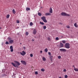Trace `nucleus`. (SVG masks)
<instances>
[{"label": "nucleus", "instance_id": "5701e85b", "mask_svg": "<svg viewBox=\"0 0 78 78\" xmlns=\"http://www.w3.org/2000/svg\"><path fill=\"white\" fill-rule=\"evenodd\" d=\"M38 16H41L42 15L41 14V13L38 12Z\"/></svg>", "mask_w": 78, "mask_h": 78}, {"label": "nucleus", "instance_id": "0eeeda50", "mask_svg": "<svg viewBox=\"0 0 78 78\" xmlns=\"http://www.w3.org/2000/svg\"><path fill=\"white\" fill-rule=\"evenodd\" d=\"M21 62H22L23 64H24V65H26L27 64V63L25 61L21 60Z\"/></svg>", "mask_w": 78, "mask_h": 78}, {"label": "nucleus", "instance_id": "f704fd0d", "mask_svg": "<svg viewBox=\"0 0 78 78\" xmlns=\"http://www.w3.org/2000/svg\"><path fill=\"white\" fill-rule=\"evenodd\" d=\"M67 77H68V76L67 75H66L65 76V78H67Z\"/></svg>", "mask_w": 78, "mask_h": 78}, {"label": "nucleus", "instance_id": "2f4dec72", "mask_svg": "<svg viewBox=\"0 0 78 78\" xmlns=\"http://www.w3.org/2000/svg\"><path fill=\"white\" fill-rule=\"evenodd\" d=\"M58 59H61V56H58Z\"/></svg>", "mask_w": 78, "mask_h": 78}, {"label": "nucleus", "instance_id": "b1692460", "mask_svg": "<svg viewBox=\"0 0 78 78\" xmlns=\"http://www.w3.org/2000/svg\"><path fill=\"white\" fill-rule=\"evenodd\" d=\"M5 44H6L7 45H8V44H9V43L8 42V41H6L5 43Z\"/></svg>", "mask_w": 78, "mask_h": 78}, {"label": "nucleus", "instance_id": "79ce46f5", "mask_svg": "<svg viewBox=\"0 0 78 78\" xmlns=\"http://www.w3.org/2000/svg\"><path fill=\"white\" fill-rule=\"evenodd\" d=\"M73 67L74 68V69L75 68V66L74 65L73 66Z\"/></svg>", "mask_w": 78, "mask_h": 78}, {"label": "nucleus", "instance_id": "c9c22d12", "mask_svg": "<svg viewBox=\"0 0 78 78\" xmlns=\"http://www.w3.org/2000/svg\"><path fill=\"white\" fill-rule=\"evenodd\" d=\"M30 57H33V54H30Z\"/></svg>", "mask_w": 78, "mask_h": 78}, {"label": "nucleus", "instance_id": "dca6fc26", "mask_svg": "<svg viewBox=\"0 0 78 78\" xmlns=\"http://www.w3.org/2000/svg\"><path fill=\"white\" fill-rule=\"evenodd\" d=\"M26 10L27 11H29L30 10V8H29L28 7H27L26 9Z\"/></svg>", "mask_w": 78, "mask_h": 78}, {"label": "nucleus", "instance_id": "412c9836", "mask_svg": "<svg viewBox=\"0 0 78 78\" xmlns=\"http://www.w3.org/2000/svg\"><path fill=\"white\" fill-rule=\"evenodd\" d=\"M42 59H43V60L44 61H46V58H45V57H43L42 58Z\"/></svg>", "mask_w": 78, "mask_h": 78}, {"label": "nucleus", "instance_id": "20e7f679", "mask_svg": "<svg viewBox=\"0 0 78 78\" xmlns=\"http://www.w3.org/2000/svg\"><path fill=\"white\" fill-rule=\"evenodd\" d=\"M61 15L64 16H70V15L64 12H62L61 13Z\"/></svg>", "mask_w": 78, "mask_h": 78}, {"label": "nucleus", "instance_id": "72a5a7b5", "mask_svg": "<svg viewBox=\"0 0 78 78\" xmlns=\"http://www.w3.org/2000/svg\"><path fill=\"white\" fill-rule=\"evenodd\" d=\"M35 73L36 74V75H37L38 74V73H37V72L36 71Z\"/></svg>", "mask_w": 78, "mask_h": 78}, {"label": "nucleus", "instance_id": "4468645a", "mask_svg": "<svg viewBox=\"0 0 78 78\" xmlns=\"http://www.w3.org/2000/svg\"><path fill=\"white\" fill-rule=\"evenodd\" d=\"M11 64H12V65H13V66H14V67H17V66L16 65V64L14 63L13 62H12Z\"/></svg>", "mask_w": 78, "mask_h": 78}, {"label": "nucleus", "instance_id": "6ab92c4d", "mask_svg": "<svg viewBox=\"0 0 78 78\" xmlns=\"http://www.w3.org/2000/svg\"><path fill=\"white\" fill-rule=\"evenodd\" d=\"M33 22H31L30 23V26H33Z\"/></svg>", "mask_w": 78, "mask_h": 78}, {"label": "nucleus", "instance_id": "4be33fe9", "mask_svg": "<svg viewBox=\"0 0 78 78\" xmlns=\"http://www.w3.org/2000/svg\"><path fill=\"white\" fill-rule=\"evenodd\" d=\"M44 51L47 53L48 51V49L47 48H46L44 49Z\"/></svg>", "mask_w": 78, "mask_h": 78}, {"label": "nucleus", "instance_id": "ddd939ff", "mask_svg": "<svg viewBox=\"0 0 78 78\" xmlns=\"http://www.w3.org/2000/svg\"><path fill=\"white\" fill-rule=\"evenodd\" d=\"M45 16H51V13H46L45 14Z\"/></svg>", "mask_w": 78, "mask_h": 78}, {"label": "nucleus", "instance_id": "473e14b6", "mask_svg": "<svg viewBox=\"0 0 78 78\" xmlns=\"http://www.w3.org/2000/svg\"><path fill=\"white\" fill-rule=\"evenodd\" d=\"M55 39L57 41H58V40H59V38L58 37H56L55 38Z\"/></svg>", "mask_w": 78, "mask_h": 78}, {"label": "nucleus", "instance_id": "7c9ffc66", "mask_svg": "<svg viewBox=\"0 0 78 78\" xmlns=\"http://www.w3.org/2000/svg\"><path fill=\"white\" fill-rule=\"evenodd\" d=\"M46 28H47V27H46V26H44L43 27V29L44 30H45V29H46Z\"/></svg>", "mask_w": 78, "mask_h": 78}, {"label": "nucleus", "instance_id": "ea45409f", "mask_svg": "<svg viewBox=\"0 0 78 78\" xmlns=\"http://www.w3.org/2000/svg\"><path fill=\"white\" fill-rule=\"evenodd\" d=\"M48 54L49 55H51V53H50V52H49L48 53Z\"/></svg>", "mask_w": 78, "mask_h": 78}, {"label": "nucleus", "instance_id": "f03ea898", "mask_svg": "<svg viewBox=\"0 0 78 78\" xmlns=\"http://www.w3.org/2000/svg\"><path fill=\"white\" fill-rule=\"evenodd\" d=\"M41 19L45 23H47V20H46V18L45 17L43 16L41 18Z\"/></svg>", "mask_w": 78, "mask_h": 78}, {"label": "nucleus", "instance_id": "39448f33", "mask_svg": "<svg viewBox=\"0 0 78 78\" xmlns=\"http://www.w3.org/2000/svg\"><path fill=\"white\" fill-rule=\"evenodd\" d=\"M14 62H15V64L17 66H17H19L20 65V63L17 61H14Z\"/></svg>", "mask_w": 78, "mask_h": 78}, {"label": "nucleus", "instance_id": "1a4fd4ad", "mask_svg": "<svg viewBox=\"0 0 78 78\" xmlns=\"http://www.w3.org/2000/svg\"><path fill=\"white\" fill-rule=\"evenodd\" d=\"M59 46L60 47V48H62V47H64V44L62 43H60Z\"/></svg>", "mask_w": 78, "mask_h": 78}, {"label": "nucleus", "instance_id": "393cba45", "mask_svg": "<svg viewBox=\"0 0 78 78\" xmlns=\"http://www.w3.org/2000/svg\"><path fill=\"white\" fill-rule=\"evenodd\" d=\"M29 34V33H28V32H26V36H28V35Z\"/></svg>", "mask_w": 78, "mask_h": 78}, {"label": "nucleus", "instance_id": "a211bd4d", "mask_svg": "<svg viewBox=\"0 0 78 78\" xmlns=\"http://www.w3.org/2000/svg\"><path fill=\"white\" fill-rule=\"evenodd\" d=\"M12 12L13 14H16V11H15V10H14V9L12 10Z\"/></svg>", "mask_w": 78, "mask_h": 78}, {"label": "nucleus", "instance_id": "e433bc0d", "mask_svg": "<svg viewBox=\"0 0 78 78\" xmlns=\"http://www.w3.org/2000/svg\"><path fill=\"white\" fill-rule=\"evenodd\" d=\"M48 41H50V40H51L50 38L49 37H48Z\"/></svg>", "mask_w": 78, "mask_h": 78}, {"label": "nucleus", "instance_id": "c85d7f7f", "mask_svg": "<svg viewBox=\"0 0 78 78\" xmlns=\"http://www.w3.org/2000/svg\"><path fill=\"white\" fill-rule=\"evenodd\" d=\"M40 23L41 24V25H44V23L42 22H40Z\"/></svg>", "mask_w": 78, "mask_h": 78}, {"label": "nucleus", "instance_id": "f3484780", "mask_svg": "<svg viewBox=\"0 0 78 78\" xmlns=\"http://www.w3.org/2000/svg\"><path fill=\"white\" fill-rule=\"evenodd\" d=\"M74 26L75 27H76V28L78 27V26H77V24H76V23H75L74 24Z\"/></svg>", "mask_w": 78, "mask_h": 78}, {"label": "nucleus", "instance_id": "58836bf2", "mask_svg": "<svg viewBox=\"0 0 78 78\" xmlns=\"http://www.w3.org/2000/svg\"><path fill=\"white\" fill-rule=\"evenodd\" d=\"M63 72H66V69H64L63 70Z\"/></svg>", "mask_w": 78, "mask_h": 78}, {"label": "nucleus", "instance_id": "2eb2a0df", "mask_svg": "<svg viewBox=\"0 0 78 78\" xmlns=\"http://www.w3.org/2000/svg\"><path fill=\"white\" fill-rule=\"evenodd\" d=\"M50 60H51V61H52L53 60V56H51L50 57Z\"/></svg>", "mask_w": 78, "mask_h": 78}, {"label": "nucleus", "instance_id": "aec40b11", "mask_svg": "<svg viewBox=\"0 0 78 78\" xmlns=\"http://www.w3.org/2000/svg\"><path fill=\"white\" fill-rule=\"evenodd\" d=\"M74 70H75V71H76V72H78V68H74Z\"/></svg>", "mask_w": 78, "mask_h": 78}, {"label": "nucleus", "instance_id": "37998d69", "mask_svg": "<svg viewBox=\"0 0 78 78\" xmlns=\"http://www.w3.org/2000/svg\"><path fill=\"white\" fill-rule=\"evenodd\" d=\"M40 53H42V51H40Z\"/></svg>", "mask_w": 78, "mask_h": 78}, {"label": "nucleus", "instance_id": "49530a36", "mask_svg": "<svg viewBox=\"0 0 78 78\" xmlns=\"http://www.w3.org/2000/svg\"><path fill=\"white\" fill-rule=\"evenodd\" d=\"M20 44H22V43H20Z\"/></svg>", "mask_w": 78, "mask_h": 78}, {"label": "nucleus", "instance_id": "f257e3e1", "mask_svg": "<svg viewBox=\"0 0 78 78\" xmlns=\"http://www.w3.org/2000/svg\"><path fill=\"white\" fill-rule=\"evenodd\" d=\"M8 40H9L8 42H9V44H12L14 42V40H11V37H9Z\"/></svg>", "mask_w": 78, "mask_h": 78}, {"label": "nucleus", "instance_id": "7ed1b4c3", "mask_svg": "<svg viewBox=\"0 0 78 78\" xmlns=\"http://www.w3.org/2000/svg\"><path fill=\"white\" fill-rule=\"evenodd\" d=\"M65 48L69 49L70 48V44L69 43H66L65 44Z\"/></svg>", "mask_w": 78, "mask_h": 78}, {"label": "nucleus", "instance_id": "a19ab883", "mask_svg": "<svg viewBox=\"0 0 78 78\" xmlns=\"http://www.w3.org/2000/svg\"><path fill=\"white\" fill-rule=\"evenodd\" d=\"M23 48H24V50H25V49H26V48L25 47H23Z\"/></svg>", "mask_w": 78, "mask_h": 78}, {"label": "nucleus", "instance_id": "c756f323", "mask_svg": "<svg viewBox=\"0 0 78 78\" xmlns=\"http://www.w3.org/2000/svg\"><path fill=\"white\" fill-rule=\"evenodd\" d=\"M16 23H20V22L19 20H16Z\"/></svg>", "mask_w": 78, "mask_h": 78}, {"label": "nucleus", "instance_id": "f8f14e48", "mask_svg": "<svg viewBox=\"0 0 78 78\" xmlns=\"http://www.w3.org/2000/svg\"><path fill=\"white\" fill-rule=\"evenodd\" d=\"M37 32V31H36V29H34L33 30V34H36Z\"/></svg>", "mask_w": 78, "mask_h": 78}, {"label": "nucleus", "instance_id": "bb28decb", "mask_svg": "<svg viewBox=\"0 0 78 78\" xmlns=\"http://www.w3.org/2000/svg\"><path fill=\"white\" fill-rule=\"evenodd\" d=\"M9 15H7L6 16V18H7V19H8V18H9Z\"/></svg>", "mask_w": 78, "mask_h": 78}, {"label": "nucleus", "instance_id": "9d476101", "mask_svg": "<svg viewBox=\"0 0 78 78\" xmlns=\"http://www.w3.org/2000/svg\"><path fill=\"white\" fill-rule=\"evenodd\" d=\"M60 51H64V52H65V51H66V50L65 49H63L62 48L60 49Z\"/></svg>", "mask_w": 78, "mask_h": 78}, {"label": "nucleus", "instance_id": "a18cd8bd", "mask_svg": "<svg viewBox=\"0 0 78 78\" xmlns=\"http://www.w3.org/2000/svg\"><path fill=\"white\" fill-rule=\"evenodd\" d=\"M0 29H2V27H0Z\"/></svg>", "mask_w": 78, "mask_h": 78}, {"label": "nucleus", "instance_id": "4c0bfd02", "mask_svg": "<svg viewBox=\"0 0 78 78\" xmlns=\"http://www.w3.org/2000/svg\"><path fill=\"white\" fill-rule=\"evenodd\" d=\"M67 28H70V26H66Z\"/></svg>", "mask_w": 78, "mask_h": 78}, {"label": "nucleus", "instance_id": "cd10ccee", "mask_svg": "<svg viewBox=\"0 0 78 78\" xmlns=\"http://www.w3.org/2000/svg\"><path fill=\"white\" fill-rule=\"evenodd\" d=\"M41 72H44L45 71V70L44 69H41Z\"/></svg>", "mask_w": 78, "mask_h": 78}, {"label": "nucleus", "instance_id": "6e6552de", "mask_svg": "<svg viewBox=\"0 0 78 78\" xmlns=\"http://www.w3.org/2000/svg\"><path fill=\"white\" fill-rule=\"evenodd\" d=\"M10 51L11 52H12L13 51V47H12V46H10Z\"/></svg>", "mask_w": 78, "mask_h": 78}, {"label": "nucleus", "instance_id": "c03bdc74", "mask_svg": "<svg viewBox=\"0 0 78 78\" xmlns=\"http://www.w3.org/2000/svg\"><path fill=\"white\" fill-rule=\"evenodd\" d=\"M59 78H62L61 77H59Z\"/></svg>", "mask_w": 78, "mask_h": 78}, {"label": "nucleus", "instance_id": "a878e982", "mask_svg": "<svg viewBox=\"0 0 78 78\" xmlns=\"http://www.w3.org/2000/svg\"><path fill=\"white\" fill-rule=\"evenodd\" d=\"M62 42L63 43V44H66V41L63 40L62 41Z\"/></svg>", "mask_w": 78, "mask_h": 78}, {"label": "nucleus", "instance_id": "423d86ee", "mask_svg": "<svg viewBox=\"0 0 78 78\" xmlns=\"http://www.w3.org/2000/svg\"><path fill=\"white\" fill-rule=\"evenodd\" d=\"M22 52V53L21 52H20V53L21 55H22V56H24V55L26 54V52H25V51H23Z\"/></svg>", "mask_w": 78, "mask_h": 78}, {"label": "nucleus", "instance_id": "9b49d317", "mask_svg": "<svg viewBox=\"0 0 78 78\" xmlns=\"http://www.w3.org/2000/svg\"><path fill=\"white\" fill-rule=\"evenodd\" d=\"M49 12L50 13H53V10L52 9V8L50 7L49 9Z\"/></svg>", "mask_w": 78, "mask_h": 78}]
</instances>
